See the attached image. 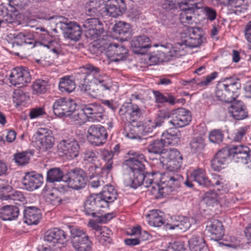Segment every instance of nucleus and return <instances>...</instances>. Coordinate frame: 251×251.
<instances>
[{
    "mask_svg": "<svg viewBox=\"0 0 251 251\" xmlns=\"http://www.w3.org/2000/svg\"><path fill=\"white\" fill-rule=\"evenodd\" d=\"M90 164L87 168V171L90 177H95L100 174L101 172H103L102 168L99 167L95 163Z\"/></svg>",
    "mask_w": 251,
    "mask_h": 251,
    "instance_id": "obj_64",
    "label": "nucleus"
},
{
    "mask_svg": "<svg viewBox=\"0 0 251 251\" xmlns=\"http://www.w3.org/2000/svg\"><path fill=\"white\" fill-rule=\"evenodd\" d=\"M209 141L214 144H220L223 141L224 134L220 129H213L209 132Z\"/></svg>",
    "mask_w": 251,
    "mask_h": 251,
    "instance_id": "obj_58",
    "label": "nucleus"
},
{
    "mask_svg": "<svg viewBox=\"0 0 251 251\" xmlns=\"http://www.w3.org/2000/svg\"><path fill=\"white\" fill-rule=\"evenodd\" d=\"M182 177L177 175H174L167 176V179L165 181L167 182L166 184L164 182L161 185L157 183L152 182L147 188H150V190L153 194H156V197L157 199L165 197L173 192L176 188L180 186V182Z\"/></svg>",
    "mask_w": 251,
    "mask_h": 251,
    "instance_id": "obj_4",
    "label": "nucleus"
},
{
    "mask_svg": "<svg viewBox=\"0 0 251 251\" xmlns=\"http://www.w3.org/2000/svg\"><path fill=\"white\" fill-rule=\"evenodd\" d=\"M107 56L112 61L117 62L125 59L127 56L128 50L122 45L107 43L104 47Z\"/></svg>",
    "mask_w": 251,
    "mask_h": 251,
    "instance_id": "obj_17",
    "label": "nucleus"
},
{
    "mask_svg": "<svg viewBox=\"0 0 251 251\" xmlns=\"http://www.w3.org/2000/svg\"><path fill=\"white\" fill-rule=\"evenodd\" d=\"M157 210H153L148 215L149 218V224L156 227H160L164 223V218L159 215Z\"/></svg>",
    "mask_w": 251,
    "mask_h": 251,
    "instance_id": "obj_49",
    "label": "nucleus"
},
{
    "mask_svg": "<svg viewBox=\"0 0 251 251\" xmlns=\"http://www.w3.org/2000/svg\"><path fill=\"white\" fill-rule=\"evenodd\" d=\"M150 40L146 35L139 36L134 38L131 42V48L132 51L135 54H145L151 46Z\"/></svg>",
    "mask_w": 251,
    "mask_h": 251,
    "instance_id": "obj_24",
    "label": "nucleus"
},
{
    "mask_svg": "<svg viewBox=\"0 0 251 251\" xmlns=\"http://www.w3.org/2000/svg\"><path fill=\"white\" fill-rule=\"evenodd\" d=\"M64 174L62 170L59 168H53L49 170L47 173V181L50 183L63 180Z\"/></svg>",
    "mask_w": 251,
    "mask_h": 251,
    "instance_id": "obj_40",
    "label": "nucleus"
},
{
    "mask_svg": "<svg viewBox=\"0 0 251 251\" xmlns=\"http://www.w3.org/2000/svg\"><path fill=\"white\" fill-rule=\"evenodd\" d=\"M61 28L64 30V36L71 40L77 41L79 40L82 30L79 25L74 22L69 23L59 21Z\"/></svg>",
    "mask_w": 251,
    "mask_h": 251,
    "instance_id": "obj_19",
    "label": "nucleus"
},
{
    "mask_svg": "<svg viewBox=\"0 0 251 251\" xmlns=\"http://www.w3.org/2000/svg\"><path fill=\"white\" fill-rule=\"evenodd\" d=\"M31 77L29 70L24 67L13 69L9 76L10 83L18 87L25 86L31 81Z\"/></svg>",
    "mask_w": 251,
    "mask_h": 251,
    "instance_id": "obj_13",
    "label": "nucleus"
},
{
    "mask_svg": "<svg viewBox=\"0 0 251 251\" xmlns=\"http://www.w3.org/2000/svg\"><path fill=\"white\" fill-rule=\"evenodd\" d=\"M119 113L123 121L130 124L137 122L142 115L138 106L131 102L124 103L120 108Z\"/></svg>",
    "mask_w": 251,
    "mask_h": 251,
    "instance_id": "obj_11",
    "label": "nucleus"
},
{
    "mask_svg": "<svg viewBox=\"0 0 251 251\" xmlns=\"http://www.w3.org/2000/svg\"><path fill=\"white\" fill-rule=\"evenodd\" d=\"M87 139L89 143L96 147L103 145L106 141L108 134L106 128L100 125H92L87 130Z\"/></svg>",
    "mask_w": 251,
    "mask_h": 251,
    "instance_id": "obj_9",
    "label": "nucleus"
},
{
    "mask_svg": "<svg viewBox=\"0 0 251 251\" xmlns=\"http://www.w3.org/2000/svg\"><path fill=\"white\" fill-rule=\"evenodd\" d=\"M164 146L165 145L161 138L160 140L157 139L151 142L147 149L150 153L159 154L161 157L162 153L167 150L164 149Z\"/></svg>",
    "mask_w": 251,
    "mask_h": 251,
    "instance_id": "obj_44",
    "label": "nucleus"
},
{
    "mask_svg": "<svg viewBox=\"0 0 251 251\" xmlns=\"http://www.w3.org/2000/svg\"><path fill=\"white\" fill-rule=\"evenodd\" d=\"M176 54V51L174 50H170L168 52L160 51L157 54L158 62H168L172 59Z\"/></svg>",
    "mask_w": 251,
    "mask_h": 251,
    "instance_id": "obj_60",
    "label": "nucleus"
},
{
    "mask_svg": "<svg viewBox=\"0 0 251 251\" xmlns=\"http://www.w3.org/2000/svg\"><path fill=\"white\" fill-rule=\"evenodd\" d=\"M249 148L245 146H233L231 147V158L237 163H247V157Z\"/></svg>",
    "mask_w": 251,
    "mask_h": 251,
    "instance_id": "obj_30",
    "label": "nucleus"
},
{
    "mask_svg": "<svg viewBox=\"0 0 251 251\" xmlns=\"http://www.w3.org/2000/svg\"><path fill=\"white\" fill-rule=\"evenodd\" d=\"M25 222L28 225H37L42 217L41 210L35 206H28L24 212Z\"/></svg>",
    "mask_w": 251,
    "mask_h": 251,
    "instance_id": "obj_28",
    "label": "nucleus"
},
{
    "mask_svg": "<svg viewBox=\"0 0 251 251\" xmlns=\"http://www.w3.org/2000/svg\"><path fill=\"white\" fill-rule=\"evenodd\" d=\"M206 230L210 233L212 238L215 240L221 239L224 234V229L222 222L218 220H213L206 226Z\"/></svg>",
    "mask_w": 251,
    "mask_h": 251,
    "instance_id": "obj_31",
    "label": "nucleus"
},
{
    "mask_svg": "<svg viewBox=\"0 0 251 251\" xmlns=\"http://www.w3.org/2000/svg\"><path fill=\"white\" fill-rule=\"evenodd\" d=\"M189 146L190 151L193 153L200 152L205 147L204 139L201 137H194L190 141Z\"/></svg>",
    "mask_w": 251,
    "mask_h": 251,
    "instance_id": "obj_42",
    "label": "nucleus"
},
{
    "mask_svg": "<svg viewBox=\"0 0 251 251\" xmlns=\"http://www.w3.org/2000/svg\"><path fill=\"white\" fill-rule=\"evenodd\" d=\"M153 94L157 103L168 102L171 105H174L176 103V99L170 94L167 93L164 95L158 91H153Z\"/></svg>",
    "mask_w": 251,
    "mask_h": 251,
    "instance_id": "obj_48",
    "label": "nucleus"
},
{
    "mask_svg": "<svg viewBox=\"0 0 251 251\" xmlns=\"http://www.w3.org/2000/svg\"><path fill=\"white\" fill-rule=\"evenodd\" d=\"M71 119L75 121H80L82 123H84L87 115L84 111V106L81 109H76V108L73 111L72 114L70 116Z\"/></svg>",
    "mask_w": 251,
    "mask_h": 251,
    "instance_id": "obj_59",
    "label": "nucleus"
},
{
    "mask_svg": "<svg viewBox=\"0 0 251 251\" xmlns=\"http://www.w3.org/2000/svg\"><path fill=\"white\" fill-rule=\"evenodd\" d=\"M159 160L163 168L168 171L173 172L181 167L183 156L177 150L170 149L162 153Z\"/></svg>",
    "mask_w": 251,
    "mask_h": 251,
    "instance_id": "obj_5",
    "label": "nucleus"
},
{
    "mask_svg": "<svg viewBox=\"0 0 251 251\" xmlns=\"http://www.w3.org/2000/svg\"><path fill=\"white\" fill-rule=\"evenodd\" d=\"M219 196L213 191H209L204 194L203 201L208 206H213L218 202Z\"/></svg>",
    "mask_w": 251,
    "mask_h": 251,
    "instance_id": "obj_53",
    "label": "nucleus"
},
{
    "mask_svg": "<svg viewBox=\"0 0 251 251\" xmlns=\"http://www.w3.org/2000/svg\"><path fill=\"white\" fill-rule=\"evenodd\" d=\"M94 18L86 19L83 23V27L85 36L92 40L97 39L103 32V25L100 21L103 19L101 17L93 16Z\"/></svg>",
    "mask_w": 251,
    "mask_h": 251,
    "instance_id": "obj_7",
    "label": "nucleus"
},
{
    "mask_svg": "<svg viewBox=\"0 0 251 251\" xmlns=\"http://www.w3.org/2000/svg\"><path fill=\"white\" fill-rule=\"evenodd\" d=\"M192 121L191 112L180 107L172 111V119L169 123L175 128H181L188 125Z\"/></svg>",
    "mask_w": 251,
    "mask_h": 251,
    "instance_id": "obj_12",
    "label": "nucleus"
},
{
    "mask_svg": "<svg viewBox=\"0 0 251 251\" xmlns=\"http://www.w3.org/2000/svg\"><path fill=\"white\" fill-rule=\"evenodd\" d=\"M84 111L89 121L100 122L103 119L104 110L102 106L97 103H90L84 105Z\"/></svg>",
    "mask_w": 251,
    "mask_h": 251,
    "instance_id": "obj_23",
    "label": "nucleus"
},
{
    "mask_svg": "<svg viewBox=\"0 0 251 251\" xmlns=\"http://www.w3.org/2000/svg\"><path fill=\"white\" fill-rule=\"evenodd\" d=\"M105 4L103 0H89L85 6L86 13L89 16H98L103 18Z\"/></svg>",
    "mask_w": 251,
    "mask_h": 251,
    "instance_id": "obj_27",
    "label": "nucleus"
},
{
    "mask_svg": "<svg viewBox=\"0 0 251 251\" xmlns=\"http://www.w3.org/2000/svg\"><path fill=\"white\" fill-rule=\"evenodd\" d=\"M75 81L70 76H65L60 79L58 88L62 93L69 94L75 90Z\"/></svg>",
    "mask_w": 251,
    "mask_h": 251,
    "instance_id": "obj_38",
    "label": "nucleus"
},
{
    "mask_svg": "<svg viewBox=\"0 0 251 251\" xmlns=\"http://www.w3.org/2000/svg\"><path fill=\"white\" fill-rule=\"evenodd\" d=\"M12 189V187L9 185L7 180L0 179V199L5 200Z\"/></svg>",
    "mask_w": 251,
    "mask_h": 251,
    "instance_id": "obj_56",
    "label": "nucleus"
},
{
    "mask_svg": "<svg viewBox=\"0 0 251 251\" xmlns=\"http://www.w3.org/2000/svg\"><path fill=\"white\" fill-rule=\"evenodd\" d=\"M101 200L105 201V207L109 206V203L113 202L117 198V193L114 187L111 185H106L103 186L102 191L97 194Z\"/></svg>",
    "mask_w": 251,
    "mask_h": 251,
    "instance_id": "obj_32",
    "label": "nucleus"
},
{
    "mask_svg": "<svg viewBox=\"0 0 251 251\" xmlns=\"http://www.w3.org/2000/svg\"><path fill=\"white\" fill-rule=\"evenodd\" d=\"M224 179L218 175L213 174L212 175L211 179H209L207 178V180L206 183L205 187H215L220 186L221 184H223Z\"/></svg>",
    "mask_w": 251,
    "mask_h": 251,
    "instance_id": "obj_62",
    "label": "nucleus"
},
{
    "mask_svg": "<svg viewBox=\"0 0 251 251\" xmlns=\"http://www.w3.org/2000/svg\"><path fill=\"white\" fill-rule=\"evenodd\" d=\"M191 226V224L188 218L178 217L169 226L170 229L179 230L183 232L186 231Z\"/></svg>",
    "mask_w": 251,
    "mask_h": 251,
    "instance_id": "obj_39",
    "label": "nucleus"
},
{
    "mask_svg": "<svg viewBox=\"0 0 251 251\" xmlns=\"http://www.w3.org/2000/svg\"><path fill=\"white\" fill-rule=\"evenodd\" d=\"M73 248L76 251H90L93 245L89 236L71 243Z\"/></svg>",
    "mask_w": 251,
    "mask_h": 251,
    "instance_id": "obj_37",
    "label": "nucleus"
},
{
    "mask_svg": "<svg viewBox=\"0 0 251 251\" xmlns=\"http://www.w3.org/2000/svg\"><path fill=\"white\" fill-rule=\"evenodd\" d=\"M32 153L23 151L14 154V160L15 162L19 166H25L29 163L30 156Z\"/></svg>",
    "mask_w": 251,
    "mask_h": 251,
    "instance_id": "obj_50",
    "label": "nucleus"
},
{
    "mask_svg": "<svg viewBox=\"0 0 251 251\" xmlns=\"http://www.w3.org/2000/svg\"><path fill=\"white\" fill-rule=\"evenodd\" d=\"M42 183V176L34 172L26 173L22 180L23 188L29 191L37 189Z\"/></svg>",
    "mask_w": 251,
    "mask_h": 251,
    "instance_id": "obj_21",
    "label": "nucleus"
},
{
    "mask_svg": "<svg viewBox=\"0 0 251 251\" xmlns=\"http://www.w3.org/2000/svg\"><path fill=\"white\" fill-rule=\"evenodd\" d=\"M82 157L84 161L89 163H94L98 160L97 152L91 149H87L82 152Z\"/></svg>",
    "mask_w": 251,
    "mask_h": 251,
    "instance_id": "obj_57",
    "label": "nucleus"
},
{
    "mask_svg": "<svg viewBox=\"0 0 251 251\" xmlns=\"http://www.w3.org/2000/svg\"><path fill=\"white\" fill-rule=\"evenodd\" d=\"M112 234L111 230L106 226H103V229L96 237L97 240L101 244L110 243L111 239L110 237Z\"/></svg>",
    "mask_w": 251,
    "mask_h": 251,
    "instance_id": "obj_54",
    "label": "nucleus"
},
{
    "mask_svg": "<svg viewBox=\"0 0 251 251\" xmlns=\"http://www.w3.org/2000/svg\"><path fill=\"white\" fill-rule=\"evenodd\" d=\"M19 214V210L16 206L6 205L0 209V218L3 221L15 220Z\"/></svg>",
    "mask_w": 251,
    "mask_h": 251,
    "instance_id": "obj_34",
    "label": "nucleus"
},
{
    "mask_svg": "<svg viewBox=\"0 0 251 251\" xmlns=\"http://www.w3.org/2000/svg\"><path fill=\"white\" fill-rule=\"evenodd\" d=\"M70 232L71 234L70 239L71 243L77 240L81 239L88 235L86 234L85 230L77 227L69 226Z\"/></svg>",
    "mask_w": 251,
    "mask_h": 251,
    "instance_id": "obj_52",
    "label": "nucleus"
},
{
    "mask_svg": "<svg viewBox=\"0 0 251 251\" xmlns=\"http://www.w3.org/2000/svg\"><path fill=\"white\" fill-rule=\"evenodd\" d=\"M35 139L41 151H47L50 150L54 143V139L50 130L47 128H39L34 134Z\"/></svg>",
    "mask_w": 251,
    "mask_h": 251,
    "instance_id": "obj_8",
    "label": "nucleus"
},
{
    "mask_svg": "<svg viewBox=\"0 0 251 251\" xmlns=\"http://www.w3.org/2000/svg\"><path fill=\"white\" fill-rule=\"evenodd\" d=\"M186 250L183 242L176 241L169 243L167 251H186Z\"/></svg>",
    "mask_w": 251,
    "mask_h": 251,
    "instance_id": "obj_63",
    "label": "nucleus"
},
{
    "mask_svg": "<svg viewBox=\"0 0 251 251\" xmlns=\"http://www.w3.org/2000/svg\"><path fill=\"white\" fill-rule=\"evenodd\" d=\"M13 97V101L19 105L22 104V102L27 100L29 98L21 89L15 90L14 91Z\"/></svg>",
    "mask_w": 251,
    "mask_h": 251,
    "instance_id": "obj_61",
    "label": "nucleus"
},
{
    "mask_svg": "<svg viewBox=\"0 0 251 251\" xmlns=\"http://www.w3.org/2000/svg\"><path fill=\"white\" fill-rule=\"evenodd\" d=\"M188 246L191 251H205L206 245L201 233L193 234L188 240Z\"/></svg>",
    "mask_w": 251,
    "mask_h": 251,
    "instance_id": "obj_29",
    "label": "nucleus"
},
{
    "mask_svg": "<svg viewBox=\"0 0 251 251\" xmlns=\"http://www.w3.org/2000/svg\"><path fill=\"white\" fill-rule=\"evenodd\" d=\"M113 30L122 38L126 39L131 35L130 25L125 22L120 21L116 23L113 27Z\"/></svg>",
    "mask_w": 251,
    "mask_h": 251,
    "instance_id": "obj_36",
    "label": "nucleus"
},
{
    "mask_svg": "<svg viewBox=\"0 0 251 251\" xmlns=\"http://www.w3.org/2000/svg\"><path fill=\"white\" fill-rule=\"evenodd\" d=\"M240 87L238 79L232 77L225 78L217 84L216 97L219 100L230 102L238 97Z\"/></svg>",
    "mask_w": 251,
    "mask_h": 251,
    "instance_id": "obj_3",
    "label": "nucleus"
},
{
    "mask_svg": "<svg viewBox=\"0 0 251 251\" xmlns=\"http://www.w3.org/2000/svg\"><path fill=\"white\" fill-rule=\"evenodd\" d=\"M76 107V104L72 99L60 98L55 101L53 105V111L57 116L69 117Z\"/></svg>",
    "mask_w": 251,
    "mask_h": 251,
    "instance_id": "obj_14",
    "label": "nucleus"
},
{
    "mask_svg": "<svg viewBox=\"0 0 251 251\" xmlns=\"http://www.w3.org/2000/svg\"><path fill=\"white\" fill-rule=\"evenodd\" d=\"M104 7L103 20L109 17H117L122 15L126 9L124 0H108Z\"/></svg>",
    "mask_w": 251,
    "mask_h": 251,
    "instance_id": "obj_16",
    "label": "nucleus"
},
{
    "mask_svg": "<svg viewBox=\"0 0 251 251\" xmlns=\"http://www.w3.org/2000/svg\"><path fill=\"white\" fill-rule=\"evenodd\" d=\"M231 158V148H225L220 150L211 160L212 168L216 171H220L228 157Z\"/></svg>",
    "mask_w": 251,
    "mask_h": 251,
    "instance_id": "obj_26",
    "label": "nucleus"
},
{
    "mask_svg": "<svg viewBox=\"0 0 251 251\" xmlns=\"http://www.w3.org/2000/svg\"><path fill=\"white\" fill-rule=\"evenodd\" d=\"M63 181L67 183L70 188L79 190L86 185L85 175L82 170L76 168L70 170L65 175Z\"/></svg>",
    "mask_w": 251,
    "mask_h": 251,
    "instance_id": "obj_10",
    "label": "nucleus"
},
{
    "mask_svg": "<svg viewBox=\"0 0 251 251\" xmlns=\"http://www.w3.org/2000/svg\"><path fill=\"white\" fill-rule=\"evenodd\" d=\"M67 237V234L63 230L56 227L48 230L44 235L45 241L53 246L56 244H63Z\"/></svg>",
    "mask_w": 251,
    "mask_h": 251,
    "instance_id": "obj_20",
    "label": "nucleus"
},
{
    "mask_svg": "<svg viewBox=\"0 0 251 251\" xmlns=\"http://www.w3.org/2000/svg\"><path fill=\"white\" fill-rule=\"evenodd\" d=\"M37 34L38 35L39 39L41 41V44L44 46L50 48L56 42L52 39V36L49 32L45 28L41 27L37 28Z\"/></svg>",
    "mask_w": 251,
    "mask_h": 251,
    "instance_id": "obj_35",
    "label": "nucleus"
},
{
    "mask_svg": "<svg viewBox=\"0 0 251 251\" xmlns=\"http://www.w3.org/2000/svg\"><path fill=\"white\" fill-rule=\"evenodd\" d=\"M227 5L234 9L233 12L236 15L244 13L247 9V5L245 3V0H226Z\"/></svg>",
    "mask_w": 251,
    "mask_h": 251,
    "instance_id": "obj_41",
    "label": "nucleus"
},
{
    "mask_svg": "<svg viewBox=\"0 0 251 251\" xmlns=\"http://www.w3.org/2000/svg\"><path fill=\"white\" fill-rule=\"evenodd\" d=\"M75 80L79 83L87 80L100 85L103 90H110L111 87L110 79L105 75L100 74V69L92 64L80 67L75 75Z\"/></svg>",
    "mask_w": 251,
    "mask_h": 251,
    "instance_id": "obj_2",
    "label": "nucleus"
},
{
    "mask_svg": "<svg viewBox=\"0 0 251 251\" xmlns=\"http://www.w3.org/2000/svg\"><path fill=\"white\" fill-rule=\"evenodd\" d=\"M191 176L199 185L205 187L208 177L203 169L198 168L194 170L191 174Z\"/></svg>",
    "mask_w": 251,
    "mask_h": 251,
    "instance_id": "obj_47",
    "label": "nucleus"
},
{
    "mask_svg": "<svg viewBox=\"0 0 251 251\" xmlns=\"http://www.w3.org/2000/svg\"><path fill=\"white\" fill-rule=\"evenodd\" d=\"M250 127L249 126H242L235 130L233 133L232 140L234 142H242Z\"/></svg>",
    "mask_w": 251,
    "mask_h": 251,
    "instance_id": "obj_55",
    "label": "nucleus"
},
{
    "mask_svg": "<svg viewBox=\"0 0 251 251\" xmlns=\"http://www.w3.org/2000/svg\"><path fill=\"white\" fill-rule=\"evenodd\" d=\"M105 202L98 196L94 194L89 196L86 199L84 204V212L86 215L96 217V211L98 208L105 207Z\"/></svg>",
    "mask_w": 251,
    "mask_h": 251,
    "instance_id": "obj_18",
    "label": "nucleus"
},
{
    "mask_svg": "<svg viewBox=\"0 0 251 251\" xmlns=\"http://www.w3.org/2000/svg\"><path fill=\"white\" fill-rule=\"evenodd\" d=\"M230 103L228 110L235 119L241 120L248 117L246 106L242 101L235 99Z\"/></svg>",
    "mask_w": 251,
    "mask_h": 251,
    "instance_id": "obj_25",
    "label": "nucleus"
},
{
    "mask_svg": "<svg viewBox=\"0 0 251 251\" xmlns=\"http://www.w3.org/2000/svg\"><path fill=\"white\" fill-rule=\"evenodd\" d=\"M80 147L78 142L74 138H67L60 141L57 145L59 153L68 156L72 158L78 156Z\"/></svg>",
    "mask_w": 251,
    "mask_h": 251,
    "instance_id": "obj_15",
    "label": "nucleus"
},
{
    "mask_svg": "<svg viewBox=\"0 0 251 251\" xmlns=\"http://www.w3.org/2000/svg\"><path fill=\"white\" fill-rule=\"evenodd\" d=\"M180 132L175 128L174 130L169 129L163 132L161 139L165 146H175L180 142Z\"/></svg>",
    "mask_w": 251,
    "mask_h": 251,
    "instance_id": "obj_33",
    "label": "nucleus"
},
{
    "mask_svg": "<svg viewBox=\"0 0 251 251\" xmlns=\"http://www.w3.org/2000/svg\"><path fill=\"white\" fill-rule=\"evenodd\" d=\"M152 175L145 174L144 171L130 172L124 176L125 182L127 186L133 188L143 185L148 187L152 182Z\"/></svg>",
    "mask_w": 251,
    "mask_h": 251,
    "instance_id": "obj_6",
    "label": "nucleus"
},
{
    "mask_svg": "<svg viewBox=\"0 0 251 251\" xmlns=\"http://www.w3.org/2000/svg\"><path fill=\"white\" fill-rule=\"evenodd\" d=\"M50 87L49 79L39 78L36 79L32 84L33 90L36 93H45Z\"/></svg>",
    "mask_w": 251,
    "mask_h": 251,
    "instance_id": "obj_46",
    "label": "nucleus"
},
{
    "mask_svg": "<svg viewBox=\"0 0 251 251\" xmlns=\"http://www.w3.org/2000/svg\"><path fill=\"white\" fill-rule=\"evenodd\" d=\"M131 156L126 160V165L130 168V172L144 171L145 163L147 162L144 155L138 152H129Z\"/></svg>",
    "mask_w": 251,
    "mask_h": 251,
    "instance_id": "obj_22",
    "label": "nucleus"
},
{
    "mask_svg": "<svg viewBox=\"0 0 251 251\" xmlns=\"http://www.w3.org/2000/svg\"><path fill=\"white\" fill-rule=\"evenodd\" d=\"M5 200L12 201L16 204H20V203H24L26 201L25 198L22 192L13 190L9 192Z\"/></svg>",
    "mask_w": 251,
    "mask_h": 251,
    "instance_id": "obj_51",
    "label": "nucleus"
},
{
    "mask_svg": "<svg viewBox=\"0 0 251 251\" xmlns=\"http://www.w3.org/2000/svg\"><path fill=\"white\" fill-rule=\"evenodd\" d=\"M180 7L182 10L180 14V22L187 27L186 32L181 33V44L191 48H197L203 42L202 30L198 27L187 26V25H193L195 23L193 20V16L195 10L199 8L197 3L192 4L191 7L180 6Z\"/></svg>",
    "mask_w": 251,
    "mask_h": 251,
    "instance_id": "obj_1",
    "label": "nucleus"
},
{
    "mask_svg": "<svg viewBox=\"0 0 251 251\" xmlns=\"http://www.w3.org/2000/svg\"><path fill=\"white\" fill-rule=\"evenodd\" d=\"M114 153L112 151L103 150L101 152L102 159L107 161L106 164L102 167L103 173L108 174L112 168Z\"/></svg>",
    "mask_w": 251,
    "mask_h": 251,
    "instance_id": "obj_45",
    "label": "nucleus"
},
{
    "mask_svg": "<svg viewBox=\"0 0 251 251\" xmlns=\"http://www.w3.org/2000/svg\"><path fill=\"white\" fill-rule=\"evenodd\" d=\"M142 126H139L138 124L136 126H128L125 129V136L131 139L141 140V131H142Z\"/></svg>",
    "mask_w": 251,
    "mask_h": 251,
    "instance_id": "obj_43",
    "label": "nucleus"
}]
</instances>
